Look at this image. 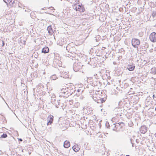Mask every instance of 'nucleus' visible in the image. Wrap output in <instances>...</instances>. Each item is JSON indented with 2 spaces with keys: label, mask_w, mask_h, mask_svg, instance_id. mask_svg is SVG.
<instances>
[{
  "label": "nucleus",
  "mask_w": 156,
  "mask_h": 156,
  "mask_svg": "<svg viewBox=\"0 0 156 156\" xmlns=\"http://www.w3.org/2000/svg\"><path fill=\"white\" fill-rule=\"evenodd\" d=\"M2 40H0V47H2Z\"/></svg>",
  "instance_id": "35"
},
{
  "label": "nucleus",
  "mask_w": 156,
  "mask_h": 156,
  "mask_svg": "<svg viewBox=\"0 0 156 156\" xmlns=\"http://www.w3.org/2000/svg\"><path fill=\"white\" fill-rule=\"evenodd\" d=\"M83 65L81 63L76 62L73 64V68L75 72H77L81 68V67Z\"/></svg>",
  "instance_id": "1"
},
{
  "label": "nucleus",
  "mask_w": 156,
  "mask_h": 156,
  "mask_svg": "<svg viewBox=\"0 0 156 156\" xmlns=\"http://www.w3.org/2000/svg\"><path fill=\"white\" fill-rule=\"evenodd\" d=\"M116 126H118V125H116L115 123L113 124V125L111 126L112 127H113L112 129L113 130H115L116 129Z\"/></svg>",
  "instance_id": "24"
},
{
  "label": "nucleus",
  "mask_w": 156,
  "mask_h": 156,
  "mask_svg": "<svg viewBox=\"0 0 156 156\" xmlns=\"http://www.w3.org/2000/svg\"><path fill=\"white\" fill-rule=\"evenodd\" d=\"M68 89L67 88L66 89V88H62L61 90V92H60V95L62 96L63 95L65 94V92L68 90Z\"/></svg>",
  "instance_id": "14"
},
{
  "label": "nucleus",
  "mask_w": 156,
  "mask_h": 156,
  "mask_svg": "<svg viewBox=\"0 0 156 156\" xmlns=\"http://www.w3.org/2000/svg\"><path fill=\"white\" fill-rule=\"evenodd\" d=\"M71 94H72L71 93L69 92L68 90H67L65 92V94L63 95L62 97L65 98H67L70 95H71Z\"/></svg>",
  "instance_id": "18"
},
{
  "label": "nucleus",
  "mask_w": 156,
  "mask_h": 156,
  "mask_svg": "<svg viewBox=\"0 0 156 156\" xmlns=\"http://www.w3.org/2000/svg\"><path fill=\"white\" fill-rule=\"evenodd\" d=\"M49 12H50L49 11H47L46 12H44L45 13H48Z\"/></svg>",
  "instance_id": "38"
},
{
  "label": "nucleus",
  "mask_w": 156,
  "mask_h": 156,
  "mask_svg": "<svg viewBox=\"0 0 156 156\" xmlns=\"http://www.w3.org/2000/svg\"><path fill=\"white\" fill-rule=\"evenodd\" d=\"M117 124L118 125V126H119L121 125V124H122L123 125H124V123L123 122H119L118 123H117Z\"/></svg>",
  "instance_id": "31"
},
{
  "label": "nucleus",
  "mask_w": 156,
  "mask_h": 156,
  "mask_svg": "<svg viewBox=\"0 0 156 156\" xmlns=\"http://www.w3.org/2000/svg\"><path fill=\"white\" fill-rule=\"evenodd\" d=\"M149 38L150 41L153 42H156V33L155 32L152 33L150 35Z\"/></svg>",
  "instance_id": "4"
},
{
  "label": "nucleus",
  "mask_w": 156,
  "mask_h": 156,
  "mask_svg": "<svg viewBox=\"0 0 156 156\" xmlns=\"http://www.w3.org/2000/svg\"><path fill=\"white\" fill-rule=\"evenodd\" d=\"M73 100H69V103L70 105H71L73 104Z\"/></svg>",
  "instance_id": "28"
},
{
  "label": "nucleus",
  "mask_w": 156,
  "mask_h": 156,
  "mask_svg": "<svg viewBox=\"0 0 156 156\" xmlns=\"http://www.w3.org/2000/svg\"><path fill=\"white\" fill-rule=\"evenodd\" d=\"M105 126L108 128L109 129L110 126L109 122L107 121L105 123Z\"/></svg>",
  "instance_id": "26"
},
{
  "label": "nucleus",
  "mask_w": 156,
  "mask_h": 156,
  "mask_svg": "<svg viewBox=\"0 0 156 156\" xmlns=\"http://www.w3.org/2000/svg\"><path fill=\"white\" fill-rule=\"evenodd\" d=\"M126 156H130L129 155H126Z\"/></svg>",
  "instance_id": "43"
},
{
  "label": "nucleus",
  "mask_w": 156,
  "mask_h": 156,
  "mask_svg": "<svg viewBox=\"0 0 156 156\" xmlns=\"http://www.w3.org/2000/svg\"><path fill=\"white\" fill-rule=\"evenodd\" d=\"M132 139H130V142L132 144V147H133L134 144L132 142Z\"/></svg>",
  "instance_id": "29"
},
{
  "label": "nucleus",
  "mask_w": 156,
  "mask_h": 156,
  "mask_svg": "<svg viewBox=\"0 0 156 156\" xmlns=\"http://www.w3.org/2000/svg\"><path fill=\"white\" fill-rule=\"evenodd\" d=\"M117 109L118 110H119V111L120 110V109L119 108H118Z\"/></svg>",
  "instance_id": "40"
},
{
  "label": "nucleus",
  "mask_w": 156,
  "mask_h": 156,
  "mask_svg": "<svg viewBox=\"0 0 156 156\" xmlns=\"http://www.w3.org/2000/svg\"><path fill=\"white\" fill-rule=\"evenodd\" d=\"M47 30L48 31V33L50 35H51L52 34L53 30L51 25H49L48 27L47 28Z\"/></svg>",
  "instance_id": "12"
},
{
  "label": "nucleus",
  "mask_w": 156,
  "mask_h": 156,
  "mask_svg": "<svg viewBox=\"0 0 156 156\" xmlns=\"http://www.w3.org/2000/svg\"><path fill=\"white\" fill-rule=\"evenodd\" d=\"M2 47H3L5 45V43H4V42L2 40Z\"/></svg>",
  "instance_id": "32"
},
{
  "label": "nucleus",
  "mask_w": 156,
  "mask_h": 156,
  "mask_svg": "<svg viewBox=\"0 0 156 156\" xmlns=\"http://www.w3.org/2000/svg\"><path fill=\"white\" fill-rule=\"evenodd\" d=\"M57 78L55 75H53L51 77V79L53 80H55Z\"/></svg>",
  "instance_id": "20"
},
{
  "label": "nucleus",
  "mask_w": 156,
  "mask_h": 156,
  "mask_svg": "<svg viewBox=\"0 0 156 156\" xmlns=\"http://www.w3.org/2000/svg\"><path fill=\"white\" fill-rule=\"evenodd\" d=\"M78 5L75 4L73 6V9L76 11H78Z\"/></svg>",
  "instance_id": "21"
},
{
  "label": "nucleus",
  "mask_w": 156,
  "mask_h": 156,
  "mask_svg": "<svg viewBox=\"0 0 156 156\" xmlns=\"http://www.w3.org/2000/svg\"><path fill=\"white\" fill-rule=\"evenodd\" d=\"M132 45L134 48H137V46L139 45L140 43V40L137 39L133 38L131 41Z\"/></svg>",
  "instance_id": "3"
},
{
  "label": "nucleus",
  "mask_w": 156,
  "mask_h": 156,
  "mask_svg": "<svg viewBox=\"0 0 156 156\" xmlns=\"http://www.w3.org/2000/svg\"><path fill=\"white\" fill-rule=\"evenodd\" d=\"M6 1H7V0Z\"/></svg>",
  "instance_id": "45"
},
{
  "label": "nucleus",
  "mask_w": 156,
  "mask_h": 156,
  "mask_svg": "<svg viewBox=\"0 0 156 156\" xmlns=\"http://www.w3.org/2000/svg\"><path fill=\"white\" fill-rule=\"evenodd\" d=\"M18 139L20 141L22 142L23 141V140L21 138H19V139L18 138Z\"/></svg>",
  "instance_id": "36"
},
{
  "label": "nucleus",
  "mask_w": 156,
  "mask_h": 156,
  "mask_svg": "<svg viewBox=\"0 0 156 156\" xmlns=\"http://www.w3.org/2000/svg\"><path fill=\"white\" fill-rule=\"evenodd\" d=\"M135 68V65L132 63H129L127 66V68L129 71L133 70Z\"/></svg>",
  "instance_id": "7"
},
{
  "label": "nucleus",
  "mask_w": 156,
  "mask_h": 156,
  "mask_svg": "<svg viewBox=\"0 0 156 156\" xmlns=\"http://www.w3.org/2000/svg\"><path fill=\"white\" fill-rule=\"evenodd\" d=\"M48 7H44L43 8H42L41 9V10H47L48 9Z\"/></svg>",
  "instance_id": "30"
},
{
  "label": "nucleus",
  "mask_w": 156,
  "mask_h": 156,
  "mask_svg": "<svg viewBox=\"0 0 156 156\" xmlns=\"http://www.w3.org/2000/svg\"><path fill=\"white\" fill-rule=\"evenodd\" d=\"M120 116H121V115H120Z\"/></svg>",
  "instance_id": "44"
},
{
  "label": "nucleus",
  "mask_w": 156,
  "mask_h": 156,
  "mask_svg": "<svg viewBox=\"0 0 156 156\" xmlns=\"http://www.w3.org/2000/svg\"><path fill=\"white\" fill-rule=\"evenodd\" d=\"M72 148L73 150L75 152L78 151L80 150V148L78 147V145H74L73 147Z\"/></svg>",
  "instance_id": "17"
},
{
  "label": "nucleus",
  "mask_w": 156,
  "mask_h": 156,
  "mask_svg": "<svg viewBox=\"0 0 156 156\" xmlns=\"http://www.w3.org/2000/svg\"><path fill=\"white\" fill-rule=\"evenodd\" d=\"M30 16L32 18H33L35 17V12H31L30 13Z\"/></svg>",
  "instance_id": "23"
},
{
  "label": "nucleus",
  "mask_w": 156,
  "mask_h": 156,
  "mask_svg": "<svg viewBox=\"0 0 156 156\" xmlns=\"http://www.w3.org/2000/svg\"><path fill=\"white\" fill-rule=\"evenodd\" d=\"M106 99L107 98L105 97L101 98L99 100H98V101L97 102V103H102L105 102Z\"/></svg>",
  "instance_id": "15"
},
{
  "label": "nucleus",
  "mask_w": 156,
  "mask_h": 156,
  "mask_svg": "<svg viewBox=\"0 0 156 156\" xmlns=\"http://www.w3.org/2000/svg\"><path fill=\"white\" fill-rule=\"evenodd\" d=\"M78 11H79L80 12H83L85 11V9L83 5L82 4L78 5Z\"/></svg>",
  "instance_id": "8"
},
{
  "label": "nucleus",
  "mask_w": 156,
  "mask_h": 156,
  "mask_svg": "<svg viewBox=\"0 0 156 156\" xmlns=\"http://www.w3.org/2000/svg\"><path fill=\"white\" fill-rule=\"evenodd\" d=\"M64 147L66 148H68L70 146V142L67 140H66L64 142Z\"/></svg>",
  "instance_id": "13"
},
{
  "label": "nucleus",
  "mask_w": 156,
  "mask_h": 156,
  "mask_svg": "<svg viewBox=\"0 0 156 156\" xmlns=\"http://www.w3.org/2000/svg\"><path fill=\"white\" fill-rule=\"evenodd\" d=\"M54 101H55V99L53 100V99H52L51 100V103L53 104L54 102Z\"/></svg>",
  "instance_id": "34"
},
{
  "label": "nucleus",
  "mask_w": 156,
  "mask_h": 156,
  "mask_svg": "<svg viewBox=\"0 0 156 156\" xmlns=\"http://www.w3.org/2000/svg\"><path fill=\"white\" fill-rule=\"evenodd\" d=\"M68 55L69 56H72V55H70V54H68Z\"/></svg>",
  "instance_id": "42"
},
{
  "label": "nucleus",
  "mask_w": 156,
  "mask_h": 156,
  "mask_svg": "<svg viewBox=\"0 0 156 156\" xmlns=\"http://www.w3.org/2000/svg\"><path fill=\"white\" fill-rule=\"evenodd\" d=\"M48 9H49V11L50 12H54L53 10H55L54 7H49L48 8Z\"/></svg>",
  "instance_id": "22"
},
{
  "label": "nucleus",
  "mask_w": 156,
  "mask_h": 156,
  "mask_svg": "<svg viewBox=\"0 0 156 156\" xmlns=\"http://www.w3.org/2000/svg\"><path fill=\"white\" fill-rule=\"evenodd\" d=\"M19 6L21 8H23L24 9L25 12H27L28 13H30L31 10L30 9L28 8L27 7H26L23 5H21V6L19 5Z\"/></svg>",
  "instance_id": "10"
},
{
  "label": "nucleus",
  "mask_w": 156,
  "mask_h": 156,
  "mask_svg": "<svg viewBox=\"0 0 156 156\" xmlns=\"http://www.w3.org/2000/svg\"><path fill=\"white\" fill-rule=\"evenodd\" d=\"M153 99L154 100H155L154 99V98H156V97H155L154 95V94L153 95Z\"/></svg>",
  "instance_id": "37"
},
{
  "label": "nucleus",
  "mask_w": 156,
  "mask_h": 156,
  "mask_svg": "<svg viewBox=\"0 0 156 156\" xmlns=\"http://www.w3.org/2000/svg\"><path fill=\"white\" fill-rule=\"evenodd\" d=\"M150 73L154 74H156V68L155 67L152 68L151 70Z\"/></svg>",
  "instance_id": "19"
},
{
  "label": "nucleus",
  "mask_w": 156,
  "mask_h": 156,
  "mask_svg": "<svg viewBox=\"0 0 156 156\" xmlns=\"http://www.w3.org/2000/svg\"><path fill=\"white\" fill-rule=\"evenodd\" d=\"M7 137V135L6 133H3L2 135H1V138H5Z\"/></svg>",
  "instance_id": "25"
},
{
  "label": "nucleus",
  "mask_w": 156,
  "mask_h": 156,
  "mask_svg": "<svg viewBox=\"0 0 156 156\" xmlns=\"http://www.w3.org/2000/svg\"><path fill=\"white\" fill-rule=\"evenodd\" d=\"M3 0L4 1L7 5L9 4L10 5L13 6V4L15 2V0Z\"/></svg>",
  "instance_id": "9"
},
{
  "label": "nucleus",
  "mask_w": 156,
  "mask_h": 156,
  "mask_svg": "<svg viewBox=\"0 0 156 156\" xmlns=\"http://www.w3.org/2000/svg\"><path fill=\"white\" fill-rule=\"evenodd\" d=\"M147 130V127L144 125L142 126L140 128V131L141 133L144 134L146 133Z\"/></svg>",
  "instance_id": "6"
},
{
  "label": "nucleus",
  "mask_w": 156,
  "mask_h": 156,
  "mask_svg": "<svg viewBox=\"0 0 156 156\" xmlns=\"http://www.w3.org/2000/svg\"><path fill=\"white\" fill-rule=\"evenodd\" d=\"M54 117L52 115H50L47 118L48 122L47 123V125L48 126L51 125L53 122V120Z\"/></svg>",
  "instance_id": "5"
},
{
  "label": "nucleus",
  "mask_w": 156,
  "mask_h": 156,
  "mask_svg": "<svg viewBox=\"0 0 156 156\" xmlns=\"http://www.w3.org/2000/svg\"><path fill=\"white\" fill-rule=\"evenodd\" d=\"M81 89H78L77 90V91L78 92H80V91H81Z\"/></svg>",
  "instance_id": "39"
},
{
  "label": "nucleus",
  "mask_w": 156,
  "mask_h": 156,
  "mask_svg": "<svg viewBox=\"0 0 156 156\" xmlns=\"http://www.w3.org/2000/svg\"><path fill=\"white\" fill-rule=\"evenodd\" d=\"M79 98L80 99L82 100L83 99V96L81 95L79 97Z\"/></svg>",
  "instance_id": "33"
},
{
  "label": "nucleus",
  "mask_w": 156,
  "mask_h": 156,
  "mask_svg": "<svg viewBox=\"0 0 156 156\" xmlns=\"http://www.w3.org/2000/svg\"><path fill=\"white\" fill-rule=\"evenodd\" d=\"M155 136V137H156V133H155V134H154Z\"/></svg>",
  "instance_id": "41"
},
{
  "label": "nucleus",
  "mask_w": 156,
  "mask_h": 156,
  "mask_svg": "<svg viewBox=\"0 0 156 156\" xmlns=\"http://www.w3.org/2000/svg\"><path fill=\"white\" fill-rule=\"evenodd\" d=\"M73 44H68L66 47V49L68 52L73 54L72 53H74L76 51V48L74 46H72L71 45Z\"/></svg>",
  "instance_id": "2"
},
{
  "label": "nucleus",
  "mask_w": 156,
  "mask_h": 156,
  "mask_svg": "<svg viewBox=\"0 0 156 156\" xmlns=\"http://www.w3.org/2000/svg\"><path fill=\"white\" fill-rule=\"evenodd\" d=\"M152 16L154 17L156 16V12L155 11H153L152 13Z\"/></svg>",
  "instance_id": "27"
},
{
  "label": "nucleus",
  "mask_w": 156,
  "mask_h": 156,
  "mask_svg": "<svg viewBox=\"0 0 156 156\" xmlns=\"http://www.w3.org/2000/svg\"><path fill=\"white\" fill-rule=\"evenodd\" d=\"M49 51V49L48 47H45L43 48L42 50V53L46 54L48 53Z\"/></svg>",
  "instance_id": "11"
},
{
  "label": "nucleus",
  "mask_w": 156,
  "mask_h": 156,
  "mask_svg": "<svg viewBox=\"0 0 156 156\" xmlns=\"http://www.w3.org/2000/svg\"><path fill=\"white\" fill-rule=\"evenodd\" d=\"M55 106L57 108H58L59 106H60L61 107L62 106V103H61L60 100H57L56 103H55Z\"/></svg>",
  "instance_id": "16"
}]
</instances>
